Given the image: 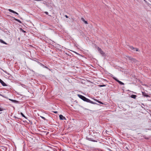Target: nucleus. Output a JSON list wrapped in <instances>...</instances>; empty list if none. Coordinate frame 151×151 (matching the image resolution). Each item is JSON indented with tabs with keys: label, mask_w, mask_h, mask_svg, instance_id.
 <instances>
[{
	"label": "nucleus",
	"mask_w": 151,
	"mask_h": 151,
	"mask_svg": "<svg viewBox=\"0 0 151 151\" xmlns=\"http://www.w3.org/2000/svg\"><path fill=\"white\" fill-rule=\"evenodd\" d=\"M77 96L79 98L83 100L84 101H86L87 102L90 103H93V102L92 101L89 99L86 98L85 96L80 94H78Z\"/></svg>",
	"instance_id": "obj_1"
},
{
	"label": "nucleus",
	"mask_w": 151,
	"mask_h": 151,
	"mask_svg": "<svg viewBox=\"0 0 151 151\" xmlns=\"http://www.w3.org/2000/svg\"><path fill=\"white\" fill-rule=\"evenodd\" d=\"M127 57L130 60H131L132 62H136V61H137L136 60L133 58H132V57H130L129 56H127Z\"/></svg>",
	"instance_id": "obj_2"
},
{
	"label": "nucleus",
	"mask_w": 151,
	"mask_h": 151,
	"mask_svg": "<svg viewBox=\"0 0 151 151\" xmlns=\"http://www.w3.org/2000/svg\"><path fill=\"white\" fill-rule=\"evenodd\" d=\"M97 50L98 51L100 52V53L102 55H103L104 54V52H103V51L101 50V48L99 47H98Z\"/></svg>",
	"instance_id": "obj_3"
},
{
	"label": "nucleus",
	"mask_w": 151,
	"mask_h": 151,
	"mask_svg": "<svg viewBox=\"0 0 151 151\" xmlns=\"http://www.w3.org/2000/svg\"><path fill=\"white\" fill-rule=\"evenodd\" d=\"M113 78L118 83H119L121 85H124V83L123 82H122L121 81L118 80L115 77H113Z\"/></svg>",
	"instance_id": "obj_4"
},
{
	"label": "nucleus",
	"mask_w": 151,
	"mask_h": 151,
	"mask_svg": "<svg viewBox=\"0 0 151 151\" xmlns=\"http://www.w3.org/2000/svg\"><path fill=\"white\" fill-rule=\"evenodd\" d=\"M0 82L3 86H7V85L1 79H0Z\"/></svg>",
	"instance_id": "obj_5"
},
{
	"label": "nucleus",
	"mask_w": 151,
	"mask_h": 151,
	"mask_svg": "<svg viewBox=\"0 0 151 151\" xmlns=\"http://www.w3.org/2000/svg\"><path fill=\"white\" fill-rule=\"evenodd\" d=\"M8 10L10 12H11L15 14H17V15H19L16 12H15L14 11L11 9H8Z\"/></svg>",
	"instance_id": "obj_6"
},
{
	"label": "nucleus",
	"mask_w": 151,
	"mask_h": 151,
	"mask_svg": "<svg viewBox=\"0 0 151 151\" xmlns=\"http://www.w3.org/2000/svg\"><path fill=\"white\" fill-rule=\"evenodd\" d=\"M59 118L60 120H65L66 119L65 117L63 116L62 115H60L59 116Z\"/></svg>",
	"instance_id": "obj_7"
},
{
	"label": "nucleus",
	"mask_w": 151,
	"mask_h": 151,
	"mask_svg": "<svg viewBox=\"0 0 151 151\" xmlns=\"http://www.w3.org/2000/svg\"><path fill=\"white\" fill-rule=\"evenodd\" d=\"M81 20H82V21H83V22H84L86 24H88V23L86 21H85V20H84V19L82 17V18H81Z\"/></svg>",
	"instance_id": "obj_8"
},
{
	"label": "nucleus",
	"mask_w": 151,
	"mask_h": 151,
	"mask_svg": "<svg viewBox=\"0 0 151 151\" xmlns=\"http://www.w3.org/2000/svg\"><path fill=\"white\" fill-rule=\"evenodd\" d=\"M0 42L1 43L5 44V45H7V44L6 42H5L1 39H0Z\"/></svg>",
	"instance_id": "obj_9"
},
{
	"label": "nucleus",
	"mask_w": 151,
	"mask_h": 151,
	"mask_svg": "<svg viewBox=\"0 0 151 151\" xmlns=\"http://www.w3.org/2000/svg\"><path fill=\"white\" fill-rule=\"evenodd\" d=\"M142 95L144 96H145V97H149V96H148L144 92H142Z\"/></svg>",
	"instance_id": "obj_10"
},
{
	"label": "nucleus",
	"mask_w": 151,
	"mask_h": 151,
	"mask_svg": "<svg viewBox=\"0 0 151 151\" xmlns=\"http://www.w3.org/2000/svg\"><path fill=\"white\" fill-rule=\"evenodd\" d=\"M136 96L134 95H132L131 96V97L132 98H133L134 99H135L136 98Z\"/></svg>",
	"instance_id": "obj_11"
},
{
	"label": "nucleus",
	"mask_w": 151,
	"mask_h": 151,
	"mask_svg": "<svg viewBox=\"0 0 151 151\" xmlns=\"http://www.w3.org/2000/svg\"><path fill=\"white\" fill-rule=\"evenodd\" d=\"M129 48H130V49L131 50H135V48L133 47L132 46H130L129 47Z\"/></svg>",
	"instance_id": "obj_12"
},
{
	"label": "nucleus",
	"mask_w": 151,
	"mask_h": 151,
	"mask_svg": "<svg viewBox=\"0 0 151 151\" xmlns=\"http://www.w3.org/2000/svg\"><path fill=\"white\" fill-rule=\"evenodd\" d=\"M20 114L22 115V116L23 117H24L26 119V117L21 112Z\"/></svg>",
	"instance_id": "obj_13"
},
{
	"label": "nucleus",
	"mask_w": 151,
	"mask_h": 151,
	"mask_svg": "<svg viewBox=\"0 0 151 151\" xmlns=\"http://www.w3.org/2000/svg\"><path fill=\"white\" fill-rule=\"evenodd\" d=\"M91 139H90V138H88V139L89 140H91V141H92L93 142H97V141H95V140H91Z\"/></svg>",
	"instance_id": "obj_14"
},
{
	"label": "nucleus",
	"mask_w": 151,
	"mask_h": 151,
	"mask_svg": "<svg viewBox=\"0 0 151 151\" xmlns=\"http://www.w3.org/2000/svg\"><path fill=\"white\" fill-rule=\"evenodd\" d=\"M10 100H11V101L14 102H17V101L16 100H12V99H9Z\"/></svg>",
	"instance_id": "obj_15"
},
{
	"label": "nucleus",
	"mask_w": 151,
	"mask_h": 151,
	"mask_svg": "<svg viewBox=\"0 0 151 151\" xmlns=\"http://www.w3.org/2000/svg\"><path fill=\"white\" fill-rule=\"evenodd\" d=\"M15 19L16 21L18 22H20V23L21 22V21L20 20H19V19Z\"/></svg>",
	"instance_id": "obj_16"
},
{
	"label": "nucleus",
	"mask_w": 151,
	"mask_h": 151,
	"mask_svg": "<svg viewBox=\"0 0 151 151\" xmlns=\"http://www.w3.org/2000/svg\"><path fill=\"white\" fill-rule=\"evenodd\" d=\"M106 86L105 85H101L100 86V87H104L105 86Z\"/></svg>",
	"instance_id": "obj_17"
},
{
	"label": "nucleus",
	"mask_w": 151,
	"mask_h": 151,
	"mask_svg": "<svg viewBox=\"0 0 151 151\" xmlns=\"http://www.w3.org/2000/svg\"><path fill=\"white\" fill-rule=\"evenodd\" d=\"M135 50L136 51H138V49L137 48H135Z\"/></svg>",
	"instance_id": "obj_18"
},
{
	"label": "nucleus",
	"mask_w": 151,
	"mask_h": 151,
	"mask_svg": "<svg viewBox=\"0 0 151 151\" xmlns=\"http://www.w3.org/2000/svg\"><path fill=\"white\" fill-rule=\"evenodd\" d=\"M40 117H41V118H42V119L44 120H45V119L44 117L43 116H40Z\"/></svg>",
	"instance_id": "obj_19"
},
{
	"label": "nucleus",
	"mask_w": 151,
	"mask_h": 151,
	"mask_svg": "<svg viewBox=\"0 0 151 151\" xmlns=\"http://www.w3.org/2000/svg\"><path fill=\"white\" fill-rule=\"evenodd\" d=\"M98 103H100V104H103V103L102 102H101V101H98Z\"/></svg>",
	"instance_id": "obj_20"
},
{
	"label": "nucleus",
	"mask_w": 151,
	"mask_h": 151,
	"mask_svg": "<svg viewBox=\"0 0 151 151\" xmlns=\"http://www.w3.org/2000/svg\"><path fill=\"white\" fill-rule=\"evenodd\" d=\"M3 111V109L2 108L0 107V111Z\"/></svg>",
	"instance_id": "obj_21"
},
{
	"label": "nucleus",
	"mask_w": 151,
	"mask_h": 151,
	"mask_svg": "<svg viewBox=\"0 0 151 151\" xmlns=\"http://www.w3.org/2000/svg\"><path fill=\"white\" fill-rule=\"evenodd\" d=\"M53 112L55 113H58V112L57 111H53Z\"/></svg>",
	"instance_id": "obj_22"
},
{
	"label": "nucleus",
	"mask_w": 151,
	"mask_h": 151,
	"mask_svg": "<svg viewBox=\"0 0 151 151\" xmlns=\"http://www.w3.org/2000/svg\"><path fill=\"white\" fill-rule=\"evenodd\" d=\"M2 97H4V98H5V97L3 95H1L0 94V95Z\"/></svg>",
	"instance_id": "obj_23"
},
{
	"label": "nucleus",
	"mask_w": 151,
	"mask_h": 151,
	"mask_svg": "<svg viewBox=\"0 0 151 151\" xmlns=\"http://www.w3.org/2000/svg\"><path fill=\"white\" fill-rule=\"evenodd\" d=\"M45 13L46 14H48V13L47 12H45Z\"/></svg>",
	"instance_id": "obj_24"
},
{
	"label": "nucleus",
	"mask_w": 151,
	"mask_h": 151,
	"mask_svg": "<svg viewBox=\"0 0 151 151\" xmlns=\"http://www.w3.org/2000/svg\"><path fill=\"white\" fill-rule=\"evenodd\" d=\"M65 16L67 18H68V16L67 15H66Z\"/></svg>",
	"instance_id": "obj_25"
},
{
	"label": "nucleus",
	"mask_w": 151,
	"mask_h": 151,
	"mask_svg": "<svg viewBox=\"0 0 151 151\" xmlns=\"http://www.w3.org/2000/svg\"><path fill=\"white\" fill-rule=\"evenodd\" d=\"M45 67L46 68H47L46 66H45Z\"/></svg>",
	"instance_id": "obj_26"
}]
</instances>
